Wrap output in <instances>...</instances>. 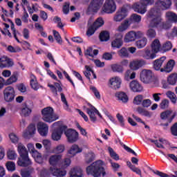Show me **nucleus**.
Here are the masks:
<instances>
[{"instance_id":"obj_64","label":"nucleus","mask_w":177,"mask_h":177,"mask_svg":"<svg viewBox=\"0 0 177 177\" xmlns=\"http://www.w3.org/2000/svg\"><path fill=\"white\" fill-rule=\"evenodd\" d=\"M71 164V160L70 158H65L60 164V167L63 168L68 167Z\"/></svg>"},{"instance_id":"obj_15","label":"nucleus","mask_w":177,"mask_h":177,"mask_svg":"<svg viewBox=\"0 0 177 177\" xmlns=\"http://www.w3.org/2000/svg\"><path fill=\"white\" fill-rule=\"evenodd\" d=\"M147 64V62L144 59H136L130 62L129 68L132 71H138Z\"/></svg>"},{"instance_id":"obj_5","label":"nucleus","mask_w":177,"mask_h":177,"mask_svg":"<svg viewBox=\"0 0 177 177\" xmlns=\"http://www.w3.org/2000/svg\"><path fill=\"white\" fill-rule=\"evenodd\" d=\"M42 120L48 123H52L59 119V116L55 114L52 107H46L41 110Z\"/></svg>"},{"instance_id":"obj_24","label":"nucleus","mask_w":177,"mask_h":177,"mask_svg":"<svg viewBox=\"0 0 177 177\" xmlns=\"http://www.w3.org/2000/svg\"><path fill=\"white\" fill-rule=\"evenodd\" d=\"M110 87L113 90H118L121 88L122 80L119 77L112 78L109 80Z\"/></svg>"},{"instance_id":"obj_61","label":"nucleus","mask_w":177,"mask_h":177,"mask_svg":"<svg viewBox=\"0 0 177 177\" xmlns=\"http://www.w3.org/2000/svg\"><path fill=\"white\" fill-rule=\"evenodd\" d=\"M7 157L9 160H15L17 157V155L15 151L9 150L7 152Z\"/></svg>"},{"instance_id":"obj_57","label":"nucleus","mask_w":177,"mask_h":177,"mask_svg":"<svg viewBox=\"0 0 177 177\" xmlns=\"http://www.w3.org/2000/svg\"><path fill=\"white\" fill-rule=\"evenodd\" d=\"M118 55L121 57H129V52L125 47H122L118 53Z\"/></svg>"},{"instance_id":"obj_8","label":"nucleus","mask_w":177,"mask_h":177,"mask_svg":"<svg viewBox=\"0 0 177 177\" xmlns=\"http://www.w3.org/2000/svg\"><path fill=\"white\" fill-rule=\"evenodd\" d=\"M68 129L66 125H60L55 129H54L51 134V138L54 141H59L62 138V134L64 133V131Z\"/></svg>"},{"instance_id":"obj_28","label":"nucleus","mask_w":177,"mask_h":177,"mask_svg":"<svg viewBox=\"0 0 177 177\" xmlns=\"http://www.w3.org/2000/svg\"><path fill=\"white\" fill-rule=\"evenodd\" d=\"M142 57L147 60H152L157 57V53L153 52V50L147 49L145 50Z\"/></svg>"},{"instance_id":"obj_27","label":"nucleus","mask_w":177,"mask_h":177,"mask_svg":"<svg viewBox=\"0 0 177 177\" xmlns=\"http://www.w3.org/2000/svg\"><path fill=\"white\" fill-rule=\"evenodd\" d=\"M161 43L158 39H155L151 44V50L156 54L161 51Z\"/></svg>"},{"instance_id":"obj_49","label":"nucleus","mask_w":177,"mask_h":177,"mask_svg":"<svg viewBox=\"0 0 177 177\" xmlns=\"http://www.w3.org/2000/svg\"><path fill=\"white\" fill-rule=\"evenodd\" d=\"M176 81H177V74L176 73L171 74L167 78V83H169V85H175L176 84Z\"/></svg>"},{"instance_id":"obj_9","label":"nucleus","mask_w":177,"mask_h":177,"mask_svg":"<svg viewBox=\"0 0 177 177\" xmlns=\"http://www.w3.org/2000/svg\"><path fill=\"white\" fill-rule=\"evenodd\" d=\"M15 91L12 86H7L3 91V98L6 102H12L15 97Z\"/></svg>"},{"instance_id":"obj_44","label":"nucleus","mask_w":177,"mask_h":177,"mask_svg":"<svg viewBox=\"0 0 177 177\" xmlns=\"http://www.w3.org/2000/svg\"><path fill=\"white\" fill-rule=\"evenodd\" d=\"M172 49V43L169 41L164 43L161 47V51L164 53L168 52Z\"/></svg>"},{"instance_id":"obj_59","label":"nucleus","mask_w":177,"mask_h":177,"mask_svg":"<svg viewBox=\"0 0 177 177\" xmlns=\"http://www.w3.org/2000/svg\"><path fill=\"white\" fill-rule=\"evenodd\" d=\"M30 85L33 90L37 91L39 89V84L37 82L36 77L30 80Z\"/></svg>"},{"instance_id":"obj_40","label":"nucleus","mask_w":177,"mask_h":177,"mask_svg":"<svg viewBox=\"0 0 177 177\" xmlns=\"http://www.w3.org/2000/svg\"><path fill=\"white\" fill-rule=\"evenodd\" d=\"M136 77V73L133 72L131 70H128L124 74V80L126 81H129L133 80Z\"/></svg>"},{"instance_id":"obj_36","label":"nucleus","mask_w":177,"mask_h":177,"mask_svg":"<svg viewBox=\"0 0 177 177\" xmlns=\"http://www.w3.org/2000/svg\"><path fill=\"white\" fill-rule=\"evenodd\" d=\"M166 17L167 20L171 21V23H177V15L175 14V12H172L171 11L166 12Z\"/></svg>"},{"instance_id":"obj_56","label":"nucleus","mask_w":177,"mask_h":177,"mask_svg":"<svg viewBox=\"0 0 177 177\" xmlns=\"http://www.w3.org/2000/svg\"><path fill=\"white\" fill-rule=\"evenodd\" d=\"M53 36L55 37V39L57 42V44H62V39L61 35L57 32V30H53Z\"/></svg>"},{"instance_id":"obj_37","label":"nucleus","mask_w":177,"mask_h":177,"mask_svg":"<svg viewBox=\"0 0 177 177\" xmlns=\"http://www.w3.org/2000/svg\"><path fill=\"white\" fill-rule=\"evenodd\" d=\"M136 111L138 112V114L145 116V117H148L151 118V115L149 111L145 109L144 107L139 106L136 109Z\"/></svg>"},{"instance_id":"obj_42","label":"nucleus","mask_w":177,"mask_h":177,"mask_svg":"<svg viewBox=\"0 0 177 177\" xmlns=\"http://www.w3.org/2000/svg\"><path fill=\"white\" fill-rule=\"evenodd\" d=\"M111 68L112 71H113L114 73H122L124 72V68L120 64H112L111 66Z\"/></svg>"},{"instance_id":"obj_60","label":"nucleus","mask_w":177,"mask_h":177,"mask_svg":"<svg viewBox=\"0 0 177 177\" xmlns=\"http://www.w3.org/2000/svg\"><path fill=\"white\" fill-rule=\"evenodd\" d=\"M97 29L96 28H95V26H93V25H91V26H89L88 28V30H86V35L88 37H91L93 35L95 34V31Z\"/></svg>"},{"instance_id":"obj_39","label":"nucleus","mask_w":177,"mask_h":177,"mask_svg":"<svg viewBox=\"0 0 177 177\" xmlns=\"http://www.w3.org/2000/svg\"><path fill=\"white\" fill-rule=\"evenodd\" d=\"M36 131V129H35V126L33 124H30L28 127V132H25L23 134L24 138H26L28 137V135H32L35 133Z\"/></svg>"},{"instance_id":"obj_29","label":"nucleus","mask_w":177,"mask_h":177,"mask_svg":"<svg viewBox=\"0 0 177 177\" xmlns=\"http://www.w3.org/2000/svg\"><path fill=\"white\" fill-rule=\"evenodd\" d=\"M70 177H83V171L80 167H75L71 169Z\"/></svg>"},{"instance_id":"obj_1","label":"nucleus","mask_w":177,"mask_h":177,"mask_svg":"<svg viewBox=\"0 0 177 177\" xmlns=\"http://www.w3.org/2000/svg\"><path fill=\"white\" fill-rule=\"evenodd\" d=\"M104 162L99 160L93 162L86 169V174L93 177H104L106 175V169L104 167Z\"/></svg>"},{"instance_id":"obj_10","label":"nucleus","mask_w":177,"mask_h":177,"mask_svg":"<svg viewBox=\"0 0 177 177\" xmlns=\"http://www.w3.org/2000/svg\"><path fill=\"white\" fill-rule=\"evenodd\" d=\"M117 10V6L115 3L114 0H106L104 7L103 11L107 14L114 13Z\"/></svg>"},{"instance_id":"obj_45","label":"nucleus","mask_w":177,"mask_h":177,"mask_svg":"<svg viewBox=\"0 0 177 177\" xmlns=\"http://www.w3.org/2000/svg\"><path fill=\"white\" fill-rule=\"evenodd\" d=\"M33 171V169H21L20 171V175L21 177H31V174H32Z\"/></svg>"},{"instance_id":"obj_47","label":"nucleus","mask_w":177,"mask_h":177,"mask_svg":"<svg viewBox=\"0 0 177 177\" xmlns=\"http://www.w3.org/2000/svg\"><path fill=\"white\" fill-rule=\"evenodd\" d=\"M104 24V21L103 18L100 17V18H97L92 25H93L94 28L97 30L99 28L102 27Z\"/></svg>"},{"instance_id":"obj_12","label":"nucleus","mask_w":177,"mask_h":177,"mask_svg":"<svg viewBox=\"0 0 177 177\" xmlns=\"http://www.w3.org/2000/svg\"><path fill=\"white\" fill-rule=\"evenodd\" d=\"M152 78L153 73L150 70H143L140 73V80L143 83H150Z\"/></svg>"},{"instance_id":"obj_41","label":"nucleus","mask_w":177,"mask_h":177,"mask_svg":"<svg viewBox=\"0 0 177 177\" xmlns=\"http://www.w3.org/2000/svg\"><path fill=\"white\" fill-rule=\"evenodd\" d=\"M147 44V37H142L140 40H138L136 43V45L138 48L141 49L145 48Z\"/></svg>"},{"instance_id":"obj_7","label":"nucleus","mask_w":177,"mask_h":177,"mask_svg":"<svg viewBox=\"0 0 177 177\" xmlns=\"http://www.w3.org/2000/svg\"><path fill=\"white\" fill-rule=\"evenodd\" d=\"M64 133L69 143L76 142L79 140V133L75 129H66Z\"/></svg>"},{"instance_id":"obj_16","label":"nucleus","mask_w":177,"mask_h":177,"mask_svg":"<svg viewBox=\"0 0 177 177\" xmlns=\"http://www.w3.org/2000/svg\"><path fill=\"white\" fill-rule=\"evenodd\" d=\"M62 155H53L50 156L48 162L53 167H61Z\"/></svg>"},{"instance_id":"obj_58","label":"nucleus","mask_w":177,"mask_h":177,"mask_svg":"<svg viewBox=\"0 0 177 177\" xmlns=\"http://www.w3.org/2000/svg\"><path fill=\"white\" fill-rule=\"evenodd\" d=\"M9 138H10L12 143H13V144L19 143V138L16 134H15L13 133H10L9 134Z\"/></svg>"},{"instance_id":"obj_20","label":"nucleus","mask_w":177,"mask_h":177,"mask_svg":"<svg viewBox=\"0 0 177 177\" xmlns=\"http://www.w3.org/2000/svg\"><path fill=\"white\" fill-rule=\"evenodd\" d=\"M131 90L134 93H140L143 91V86L137 80H133L129 84Z\"/></svg>"},{"instance_id":"obj_48","label":"nucleus","mask_w":177,"mask_h":177,"mask_svg":"<svg viewBox=\"0 0 177 177\" xmlns=\"http://www.w3.org/2000/svg\"><path fill=\"white\" fill-rule=\"evenodd\" d=\"M129 21L131 23H140L142 21L141 15H138V14H132L131 15Z\"/></svg>"},{"instance_id":"obj_31","label":"nucleus","mask_w":177,"mask_h":177,"mask_svg":"<svg viewBox=\"0 0 177 177\" xmlns=\"http://www.w3.org/2000/svg\"><path fill=\"white\" fill-rule=\"evenodd\" d=\"M136 39V33L134 30H131L127 33L124 37V41L127 43L132 42Z\"/></svg>"},{"instance_id":"obj_21","label":"nucleus","mask_w":177,"mask_h":177,"mask_svg":"<svg viewBox=\"0 0 177 177\" xmlns=\"http://www.w3.org/2000/svg\"><path fill=\"white\" fill-rule=\"evenodd\" d=\"M166 59H167L166 57H162L155 60L153 62V67L154 70H156L157 71H160V72H161V70L162 69V68H161V66H162L163 64H165Z\"/></svg>"},{"instance_id":"obj_46","label":"nucleus","mask_w":177,"mask_h":177,"mask_svg":"<svg viewBox=\"0 0 177 177\" xmlns=\"http://www.w3.org/2000/svg\"><path fill=\"white\" fill-rule=\"evenodd\" d=\"M144 100V96L142 95H138L136 96L133 100V104L135 105H141Z\"/></svg>"},{"instance_id":"obj_53","label":"nucleus","mask_w":177,"mask_h":177,"mask_svg":"<svg viewBox=\"0 0 177 177\" xmlns=\"http://www.w3.org/2000/svg\"><path fill=\"white\" fill-rule=\"evenodd\" d=\"M148 169H149L150 171H151L154 174L158 175L160 177H171L170 176H169L168 174L160 171L158 170L154 171L153 169H151V167H147Z\"/></svg>"},{"instance_id":"obj_52","label":"nucleus","mask_w":177,"mask_h":177,"mask_svg":"<svg viewBox=\"0 0 177 177\" xmlns=\"http://www.w3.org/2000/svg\"><path fill=\"white\" fill-rule=\"evenodd\" d=\"M108 150H109V153L110 154V156L115 160H120V156L118 154H117L116 152H115L114 149H112L111 147H109L108 148Z\"/></svg>"},{"instance_id":"obj_43","label":"nucleus","mask_w":177,"mask_h":177,"mask_svg":"<svg viewBox=\"0 0 177 177\" xmlns=\"http://www.w3.org/2000/svg\"><path fill=\"white\" fill-rule=\"evenodd\" d=\"M32 113V109H30V108H28V106L27 105H25L24 107H23L21 109V113L20 115L21 116H24V117H28L30 116V115Z\"/></svg>"},{"instance_id":"obj_6","label":"nucleus","mask_w":177,"mask_h":177,"mask_svg":"<svg viewBox=\"0 0 177 177\" xmlns=\"http://www.w3.org/2000/svg\"><path fill=\"white\" fill-rule=\"evenodd\" d=\"M131 7L129 4H124L120 9L118 10L113 17V21L120 22L128 16L129 8Z\"/></svg>"},{"instance_id":"obj_62","label":"nucleus","mask_w":177,"mask_h":177,"mask_svg":"<svg viewBox=\"0 0 177 177\" xmlns=\"http://www.w3.org/2000/svg\"><path fill=\"white\" fill-rule=\"evenodd\" d=\"M95 155L94 153H88L86 158V162L88 164L91 163L95 160Z\"/></svg>"},{"instance_id":"obj_50","label":"nucleus","mask_w":177,"mask_h":177,"mask_svg":"<svg viewBox=\"0 0 177 177\" xmlns=\"http://www.w3.org/2000/svg\"><path fill=\"white\" fill-rule=\"evenodd\" d=\"M166 95L167 96V97L170 99L171 102L174 104H176L177 97L176 95H175V93H172L171 91H168L166 93Z\"/></svg>"},{"instance_id":"obj_54","label":"nucleus","mask_w":177,"mask_h":177,"mask_svg":"<svg viewBox=\"0 0 177 177\" xmlns=\"http://www.w3.org/2000/svg\"><path fill=\"white\" fill-rule=\"evenodd\" d=\"M6 167L7 169V170L10 171H14L16 170V165L15 163L14 162H7L6 163Z\"/></svg>"},{"instance_id":"obj_55","label":"nucleus","mask_w":177,"mask_h":177,"mask_svg":"<svg viewBox=\"0 0 177 177\" xmlns=\"http://www.w3.org/2000/svg\"><path fill=\"white\" fill-rule=\"evenodd\" d=\"M167 37L169 39L177 37V26H174V28L171 29V32L167 33Z\"/></svg>"},{"instance_id":"obj_2","label":"nucleus","mask_w":177,"mask_h":177,"mask_svg":"<svg viewBox=\"0 0 177 177\" xmlns=\"http://www.w3.org/2000/svg\"><path fill=\"white\" fill-rule=\"evenodd\" d=\"M147 17H155L151 19L149 27L151 28H158V30H160V26L161 25V21H162V19L161 18V13L159 8H157V7L151 8L147 14Z\"/></svg>"},{"instance_id":"obj_19","label":"nucleus","mask_w":177,"mask_h":177,"mask_svg":"<svg viewBox=\"0 0 177 177\" xmlns=\"http://www.w3.org/2000/svg\"><path fill=\"white\" fill-rule=\"evenodd\" d=\"M175 116H176V114L174 113L172 115V111L170 110L165 111L160 113V118L162 120H167L169 123L172 122Z\"/></svg>"},{"instance_id":"obj_3","label":"nucleus","mask_w":177,"mask_h":177,"mask_svg":"<svg viewBox=\"0 0 177 177\" xmlns=\"http://www.w3.org/2000/svg\"><path fill=\"white\" fill-rule=\"evenodd\" d=\"M17 151L21 158H19L17 165L20 167H28L32 165V162L28 157V152L26 147L21 143L17 145Z\"/></svg>"},{"instance_id":"obj_14","label":"nucleus","mask_w":177,"mask_h":177,"mask_svg":"<svg viewBox=\"0 0 177 177\" xmlns=\"http://www.w3.org/2000/svg\"><path fill=\"white\" fill-rule=\"evenodd\" d=\"M104 0H92L88 6V10L97 12L103 5Z\"/></svg>"},{"instance_id":"obj_38","label":"nucleus","mask_w":177,"mask_h":177,"mask_svg":"<svg viewBox=\"0 0 177 177\" xmlns=\"http://www.w3.org/2000/svg\"><path fill=\"white\" fill-rule=\"evenodd\" d=\"M28 149L30 152L32 153V156L36 159L41 153H39L37 150L35 149V147L32 144H28L27 145Z\"/></svg>"},{"instance_id":"obj_18","label":"nucleus","mask_w":177,"mask_h":177,"mask_svg":"<svg viewBox=\"0 0 177 177\" xmlns=\"http://www.w3.org/2000/svg\"><path fill=\"white\" fill-rule=\"evenodd\" d=\"M37 131L40 136H46L48 133V126L43 122H39L37 124Z\"/></svg>"},{"instance_id":"obj_13","label":"nucleus","mask_w":177,"mask_h":177,"mask_svg":"<svg viewBox=\"0 0 177 177\" xmlns=\"http://www.w3.org/2000/svg\"><path fill=\"white\" fill-rule=\"evenodd\" d=\"M123 46V35L118 33L115 35V39L111 41V47L119 49Z\"/></svg>"},{"instance_id":"obj_30","label":"nucleus","mask_w":177,"mask_h":177,"mask_svg":"<svg viewBox=\"0 0 177 177\" xmlns=\"http://www.w3.org/2000/svg\"><path fill=\"white\" fill-rule=\"evenodd\" d=\"M19 73L17 71H15L12 73V75L6 81V85H11L13 83H15L18 80Z\"/></svg>"},{"instance_id":"obj_23","label":"nucleus","mask_w":177,"mask_h":177,"mask_svg":"<svg viewBox=\"0 0 177 177\" xmlns=\"http://www.w3.org/2000/svg\"><path fill=\"white\" fill-rule=\"evenodd\" d=\"M50 171L52 174L56 177H64L67 174L66 171H65L64 169L60 168H55L54 167H50Z\"/></svg>"},{"instance_id":"obj_17","label":"nucleus","mask_w":177,"mask_h":177,"mask_svg":"<svg viewBox=\"0 0 177 177\" xmlns=\"http://www.w3.org/2000/svg\"><path fill=\"white\" fill-rule=\"evenodd\" d=\"M133 9L135 12L141 15H144L147 12V7L141 0L139 3H135V4H133Z\"/></svg>"},{"instance_id":"obj_11","label":"nucleus","mask_w":177,"mask_h":177,"mask_svg":"<svg viewBox=\"0 0 177 177\" xmlns=\"http://www.w3.org/2000/svg\"><path fill=\"white\" fill-rule=\"evenodd\" d=\"M155 5L160 11L161 10H166L171 8L172 1L171 0H157Z\"/></svg>"},{"instance_id":"obj_51","label":"nucleus","mask_w":177,"mask_h":177,"mask_svg":"<svg viewBox=\"0 0 177 177\" xmlns=\"http://www.w3.org/2000/svg\"><path fill=\"white\" fill-rule=\"evenodd\" d=\"M172 27V24H169V22H160V26L159 27L160 30H169Z\"/></svg>"},{"instance_id":"obj_34","label":"nucleus","mask_w":177,"mask_h":177,"mask_svg":"<svg viewBox=\"0 0 177 177\" xmlns=\"http://www.w3.org/2000/svg\"><path fill=\"white\" fill-rule=\"evenodd\" d=\"M131 22H130V21H129L128 19H125L124 22L121 24L120 26H118V30L120 32H122L127 30L129 28V27L131 26Z\"/></svg>"},{"instance_id":"obj_35","label":"nucleus","mask_w":177,"mask_h":177,"mask_svg":"<svg viewBox=\"0 0 177 177\" xmlns=\"http://www.w3.org/2000/svg\"><path fill=\"white\" fill-rule=\"evenodd\" d=\"M100 41L102 42L108 41L110 39V33L107 30H103L100 33Z\"/></svg>"},{"instance_id":"obj_26","label":"nucleus","mask_w":177,"mask_h":177,"mask_svg":"<svg viewBox=\"0 0 177 177\" xmlns=\"http://www.w3.org/2000/svg\"><path fill=\"white\" fill-rule=\"evenodd\" d=\"M174 66H175V60L170 59L166 64H165L164 68L160 70V72L169 73L174 69Z\"/></svg>"},{"instance_id":"obj_4","label":"nucleus","mask_w":177,"mask_h":177,"mask_svg":"<svg viewBox=\"0 0 177 177\" xmlns=\"http://www.w3.org/2000/svg\"><path fill=\"white\" fill-rule=\"evenodd\" d=\"M47 74L54 80L57 81V82H55L54 85L53 84H48V87L50 88L52 93L55 97L58 96V92L61 93L63 91V88H62L60 84H62V82L60 80H58L57 77L54 74L53 72H52L50 70L47 71Z\"/></svg>"},{"instance_id":"obj_25","label":"nucleus","mask_w":177,"mask_h":177,"mask_svg":"<svg viewBox=\"0 0 177 177\" xmlns=\"http://www.w3.org/2000/svg\"><path fill=\"white\" fill-rule=\"evenodd\" d=\"M14 65V62L11 59L2 57L0 58V68H10Z\"/></svg>"},{"instance_id":"obj_32","label":"nucleus","mask_w":177,"mask_h":177,"mask_svg":"<svg viewBox=\"0 0 177 177\" xmlns=\"http://www.w3.org/2000/svg\"><path fill=\"white\" fill-rule=\"evenodd\" d=\"M82 152V149L80 148L78 145H73L71 146V149L68 151L69 154H71L72 156H75L78 153Z\"/></svg>"},{"instance_id":"obj_22","label":"nucleus","mask_w":177,"mask_h":177,"mask_svg":"<svg viewBox=\"0 0 177 177\" xmlns=\"http://www.w3.org/2000/svg\"><path fill=\"white\" fill-rule=\"evenodd\" d=\"M88 106H89L91 107V109L87 108L86 109V113L88 115L91 121L93 123H95L97 120V118L95 116V110L94 109V108H95V107L93 106L90 103L88 104Z\"/></svg>"},{"instance_id":"obj_33","label":"nucleus","mask_w":177,"mask_h":177,"mask_svg":"<svg viewBox=\"0 0 177 177\" xmlns=\"http://www.w3.org/2000/svg\"><path fill=\"white\" fill-rule=\"evenodd\" d=\"M115 97H118L119 100H121L122 102L124 103H127L129 100L128 95L124 92H119L115 93Z\"/></svg>"},{"instance_id":"obj_63","label":"nucleus","mask_w":177,"mask_h":177,"mask_svg":"<svg viewBox=\"0 0 177 177\" xmlns=\"http://www.w3.org/2000/svg\"><path fill=\"white\" fill-rule=\"evenodd\" d=\"M113 55H115V53H105L102 55V59L106 61H111L113 59Z\"/></svg>"}]
</instances>
